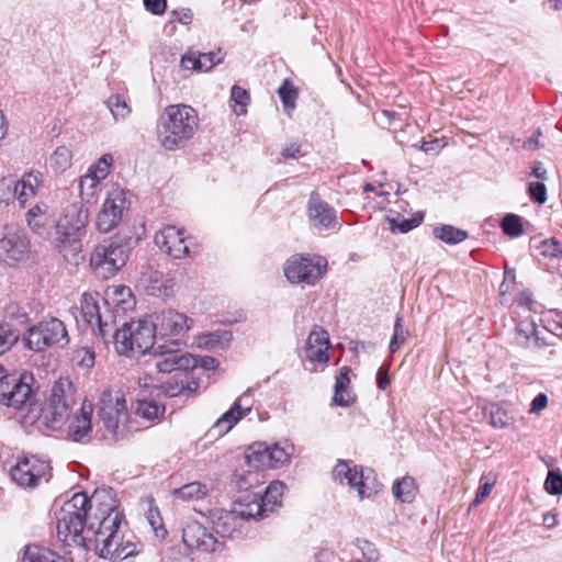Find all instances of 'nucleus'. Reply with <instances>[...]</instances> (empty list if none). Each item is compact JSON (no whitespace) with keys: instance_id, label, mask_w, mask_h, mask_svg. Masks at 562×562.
<instances>
[{"instance_id":"nucleus-1","label":"nucleus","mask_w":562,"mask_h":562,"mask_svg":"<svg viewBox=\"0 0 562 562\" xmlns=\"http://www.w3.org/2000/svg\"><path fill=\"white\" fill-rule=\"evenodd\" d=\"M85 493H76L60 509L57 518V537L64 543L86 549L94 548L99 557L110 562H136L143 546L127 530L123 514L112 503L101 504L93 513Z\"/></svg>"},{"instance_id":"nucleus-2","label":"nucleus","mask_w":562,"mask_h":562,"mask_svg":"<svg viewBox=\"0 0 562 562\" xmlns=\"http://www.w3.org/2000/svg\"><path fill=\"white\" fill-rule=\"evenodd\" d=\"M199 115L195 109L187 104H171L160 114L156 134L160 146L168 151L183 148L195 135Z\"/></svg>"},{"instance_id":"nucleus-3","label":"nucleus","mask_w":562,"mask_h":562,"mask_svg":"<svg viewBox=\"0 0 562 562\" xmlns=\"http://www.w3.org/2000/svg\"><path fill=\"white\" fill-rule=\"evenodd\" d=\"M178 348L166 344H157V347L150 355L164 357L155 363L158 372L171 373L176 371V374L172 376L175 384L168 381L165 385L166 395L169 397H189L192 396L198 384L189 381L187 371L195 369L196 361L194 356L190 353H179Z\"/></svg>"},{"instance_id":"nucleus-4","label":"nucleus","mask_w":562,"mask_h":562,"mask_svg":"<svg viewBox=\"0 0 562 562\" xmlns=\"http://www.w3.org/2000/svg\"><path fill=\"white\" fill-rule=\"evenodd\" d=\"M75 393L74 385L67 379H60L53 385L49 401L36 422L41 431L48 435L63 428L76 404Z\"/></svg>"},{"instance_id":"nucleus-5","label":"nucleus","mask_w":562,"mask_h":562,"mask_svg":"<svg viewBox=\"0 0 562 562\" xmlns=\"http://www.w3.org/2000/svg\"><path fill=\"white\" fill-rule=\"evenodd\" d=\"M114 346L126 357L151 353L157 347V338L150 319L143 317L125 323L114 334Z\"/></svg>"},{"instance_id":"nucleus-6","label":"nucleus","mask_w":562,"mask_h":562,"mask_svg":"<svg viewBox=\"0 0 562 562\" xmlns=\"http://www.w3.org/2000/svg\"><path fill=\"white\" fill-rule=\"evenodd\" d=\"M99 416L104 428L102 437L106 440L116 441L127 432L137 430L133 427V420L128 419L126 400L120 391H105L101 394Z\"/></svg>"},{"instance_id":"nucleus-7","label":"nucleus","mask_w":562,"mask_h":562,"mask_svg":"<svg viewBox=\"0 0 562 562\" xmlns=\"http://www.w3.org/2000/svg\"><path fill=\"white\" fill-rule=\"evenodd\" d=\"M130 250V243L123 239L100 244L91 254L90 267L98 278L108 280L126 265Z\"/></svg>"},{"instance_id":"nucleus-8","label":"nucleus","mask_w":562,"mask_h":562,"mask_svg":"<svg viewBox=\"0 0 562 562\" xmlns=\"http://www.w3.org/2000/svg\"><path fill=\"white\" fill-rule=\"evenodd\" d=\"M294 451V446L289 440H282L273 445L255 442L248 448L246 461L250 468L256 470L280 468L290 461Z\"/></svg>"},{"instance_id":"nucleus-9","label":"nucleus","mask_w":562,"mask_h":562,"mask_svg":"<svg viewBox=\"0 0 562 562\" xmlns=\"http://www.w3.org/2000/svg\"><path fill=\"white\" fill-rule=\"evenodd\" d=\"M24 341L30 349L42 351L49 347L64 348L69 342V336L65 324L60 319L52 317L31 327Z\"/></svg>"},{"instance_id":"nucleus-10","label":"nucleus","mask_w":562,"mask_h":562,"mask_svg":"<svg viewBox=\"0 0 562 562\" xmlns=\"http://www.w3.org/2000/svg\"><path fill=\"white\" fill-rule=\"evenodd\" d=\"M50 476L49 460L33 454L20 458L10 469L11 480L21 488H35L41 482H48Z\"/></svg>"},{"instance_id":"nucleus-11","label":"nucleus","mask_w":562,"mask_h":562,"mask_svg":"<svg viewBox=\"0 0 562 562\" xmlns=\"http://www.w3.org/2000/svg\"><path fill=\"white\" fill-rule=\"evenodd\" d=\"M327 260L322 256L294 255L284 263V276L292 284L314 285L325 274Z\"/></svg>"},{"instance_id":"nucleus-12","label":"nucleus","mask_w":562,"mask_h":562,"mask_svg":"<svg viewBox=\"0 0 562 562\" xmlns=\"http://www.w3.org/2000/svg\"><path fill=\"white\" fill-rule=\"evenodd\" d=\"M154 325V331L157 344L170 345V347H180L178 337L191 327L192 321L186 314L173 310L161 311L148 316Z\"/></svg>"},{"instance_id":"nucleus-13","label":"nucleus","mask_w":562,"mask_h":562,"mask_svg":"<svg viewBox=\"0 0 562 562\" xmlns=\"http://www.w3.org/2000/svg\"><path fill=\"white\" fill-rule=\"evenodd\" d=\"M127 194V191L119 187H114L108 192L95 220L99 232L109 233L117 226L124 212L130 207Z\"/></svg>"},{"instance_id":"nucleus-14","label":"nucleus","mask_w":562,"mask_h":562,"mask_svg":"<svg viewBox=\"0 0 562 562\" xmlns=\"http://www.w3.org/2000/svg\"><path fill=\"white\" fill-rule=\"evenodd\" d=\"M33 376L27 373L21 375L4 374L0 380V404L15 409L22 408L32 400L31 382Z\"/></svg>"},{"instance_id":"nucleus-15","label":"nucleus","mask_w":562,"mask_h":562,"mask_svg":"<svg viewBox=\"0 0 562 562\" xmlns=\"http://www.w3.org/2000/svg\"><path fill=\"white\" fill-rule=\"evenodd\" d=\"M182 541L188 549L206 553L215 552L223 547L221 539L192 518H188L183 522Z\"/></svg>"},{"instance_id":"nucleus-16","label":"nucleus","mask_w":562,"mask_h":562,"mask_svg":"<svg viewBox=\"0 0 562 562\" xmlns=\"http://www.w3.org/2000/svg\"><path fill=\"white\" fill-rule=\"evenodd\" d=\"M113 162L110 154H104L97 162L91 165L86 175L79 179L80 198L87 203L94 202Z\"/></svg>"},{"instance_id":"nucleus-17","label":"nucleus","mask_w":562,"mask_h":562,"mask_svg":"<svg viewBox=\"0 0 562 562\" xmlns=\"http://www.w3.org/2000/svg\"><path fill=\"white\" fill-rule=\"evenodd\" d=\"M30 256V240L19 228L7 226L0 239V259L9 265L24 261Z\"/></svg>"},{"instance_id":"nucleus-18","label":"nucleus","mask_w":562,"mask_h":562,"mask_svg":"<svg viewBox=\"0 0 562 562\" xmlns=\"http://www.w3.org/2000/svg\"><path fill=\"white\" fill-rule=\"evenodd\" d=\"M89 222V211L82 203H71L63 210L55 235L82 236Z\"/></svg>"},{"instance_id":"nucleus-19","label":"nucleus","mask_w":562,"mask_h":562,"mask_svg":"<svg viewBox=\"0 0 562 562\" xmlns=\"http://www.w3.org/2000/svg\"><path fill=\"white\" fill-rule=\"evenodd\" d=\"M155 243L160 250L175 259H183L190 256L184 232L173 225L165 226L157 232Z\"/></svg>"},{"instance_id":"nucleus-20","label":"nucleus","mask_w":562,"mask_h":562,"mask_svg":"<svg viewBox=\"0 0 562 562\" xmlns=\"http://www.w3.org/2000/svg\"><path fill=\"white\" fill-rule=\"evenodd\" d=\"M333 476L336 481L355 488L360 498L369 497L372 493L368 487V476H364L362 468L352 462L339 461L333 470Z\"/></svg>"},{"instance_id":"nucleus-21","label":"nucleus","mask_w":562,"mask_h":562,"mask_svg":"<svg viewBox=\"0 0 562 562\" xmlns=\"http://www.w3.org/2000/svg\"><path fill=\"white\" fill-rule=\"evenodd\" d=\"M81 321L91 328L93 334L99 335L103 339L109 334V324L102 319L100 307L98 304V294L85 292L80 300Z\"/></svg>"},{"instance_id":"nucleus-22","label":"nucleus","mask_w":562,"mask_h":562,"mask_svg":"<svg viewBox=\"0 0 562 562\" xmlns=\"http://www.w3.org/2000/svg\"><path fill=\"white\" fill-rule=\"evenodd\" d=\"M213 529L221 538L237 537L244 533L247 526L236 510H215L212 514Z\"/></svg>"},{"instance_id":"nucleus-23","label":"nucleus","mask_w":562,"mask_h":562,"mask_svg":"<svg viewBox=\"0 0 562 562\" xmlns=\"http://www.w3.org/2000/svg\"><path fill=\"white\" fill-rule=\"evenodd\" d=\"M251 411L249 394L244 393L238 397L233 406L224 413L213 425L212 430L217 436L227 434L244 416Z\"/></svg>"},{"instance_id":"nucleus-24","label":"nucleus","mask_w":562,"mask_h":562,"mask_svg":"<svg viewBox=\"0 0 562 562\" xmlns=\"http://www.w3.org/2000/svg\"><path fill=\"white\" fill-rule=\"evenodd\" d=\"M44 182V173L37 169L24 172L21 178L13 182V195L19 204L24 207L27 202L35 198Z\"/></svg>"},{"instance_id":"nucleus-25","label":"nucleus","mask_w":562,"mask_h":562,"mask_svg":"<svg viewBox=\"0 0 562 562\" xmlns=\"http://www.w3.org/2000/svg\"><path fill=\"white\" fill-rule=\"evenodd\" d=\"M329 336L328 333L319 326H315L305 344V356L311 362L327 363L329 361Z\"/></svg>"},{"instance_id":"nucleus-26","label":"nucleus","mask_w":562,"mask_h":562,"mask_svg":"<svg viewBox=\"0 0 562 562\" xmlns=\"http://www.w3.org/2000/svg\"><path fill=\"white\" fill-rule=\"evenodd\" d=\"M92 404L82 403L79 412L74 415L68 428V436L76 442H86L91 438L92 431Z\"/></svg>"},{"instance_id":"nucleus-27","label":"nucleus","mask_w":562,"mask_h":562,"mask_svg":"<svg viewBox=\"0 0 562 562\" xmlns=\"http://www.w3.org/2000/svg\"><path fill=\"white\" fill-rule=\"evenodd\" d=\"M234 509L247 526L250 520L267 517L270 508L265 507L260 494H246L235 503Z\"/></svg>"},{"instance_id":"nucleus-28","label":"nucleus","mask_w":562,"mask_h":562,"mask_svg":"<svg viewBox=\"0 0 562 562\" xmlns=\"http://www.w3.org/2000/svg\"><path fill=\"white\" fill-rule=\"evenodd\" d=\"M310 217L314 226L321 229L333 228L337 223L336 211L317 194H312L308 201Z\"/></svg>"},{"instance_id":"nucleus-29","label":"nucleus","mask_w":562,"mask_h":562,"mask_svg":"<svg viewBox=\"0 0 562 562\" xmlns=\"http://www.w3.org/2000/svg\"><path fill=\"white\" fill-rule=\"evenodd\" d=\"M81 236H61L55 235L54 244L58 251L71 266H78L85 260L82 252Z\"/></svg>"},{"instance_id":"nucleus-30","label":"nucleus","mask_w":562,"mask_h":562,"mask_svg":"<svg viewBox=\"0 0 562 562\" xmlns=\"http://www.w3.org/2000/svg\"><path fill=\"white\" fill-rule=\"evenodd\" d=\"M27 226L36 234L43 235L52 223V214L46 202H37L25 214Z\"/></svg>"},{"instance_id":"nucleus-31","label":"nucleus","mask_w":562,"mask_h":562,"mask_svg":"<svg viewBox=\"0 0 562 562\" xmlns=\"http://www.w3.org/2000/svg\"><path fill=\"white\" fill-rule=\"evenodd\" d=\"M22 562H74L70 553L59 554L48 548L30 544L25 548Z\"/></svg>"},{"instance_id":"nucleus-32","label":"nucleus","mask_w":562,"mask_h":562,"mask_svg":"<svg viewBox=\"0 0 562 562\" xmlns=\"http://www.w3.org/2000/svg\"><path fill=\"white\" fill-rule=\"evenodd\" d=\"M176 283L172 278L159 271H153L149 276L148 291L156 296H169L173 292Z\"/></svg>"},{"instance_id":"nucleus-33","label":"nucleus","mask_w":562,"mask_h":562,"mask_svg":"<svg viewBox=\"0 0 562 562\" xmlns=\"http://www.w3.org/2000/svg\"><path fill=\"white\" fill-rule=\"evenodd\" d=\"M165 413V406L158 405L154 401H137L134 407L135 417L143 418L147 423L159 419Z\"/></svg>"},{"instance_id":"nucleus-34","label":"nucleus","mask_w":562,"mask_h":562,"mask_svg":"<svg viewBox=\"0 0 562 562\" xmlns=\"http://www.w3.org/2000/svg\"><path fill=\"white\" fill-rule=\"evenodd\" d=\"M210 488L201 482H191L173 490L172 494L182 501H199L204 498Z\"/></svg>"},{"instance_id":"nucleus-35","label":"nucleus","mask_w":562,"mask_h":562,"mask_svg":"<svg viewBox=\"0 0 562 562\" xmlns=\"http://www.w3.org/2000/svg\"><path fill=\"white\" fill-rule=\"evenodd\" d=\"M392 493L396 499L403 503L413 502L417 493L415 480L412 476H404L397 480L392 487Z\"/></svg>"},{"instance_id":"nucleus-36","label":"nucleus","mask_w":562,"mask_h":562,"mask_svg":"<svg viewBox=\"0 0 562 562\" xmlns=\"http://www.w3.org/2000/svg\"><path fill=\"white\" fill-rule=\"evenodd\" d=\"M145 504L147 506V512H146L147 522L149 524L155 536L159 539H164L167 536V529L164 525L162 517L160 515L158 507L155 505V502L153 498H147L145 501Z\"/></svg>"},{"instance_id":"nucleus-37","label":"nucleus","mask_w":562,"mask_h":562,"mask_svg":"<svg viewBox=\"0 0 562 562\" xmlns=\"http://www.w3.org/2000/svg\"><path fill=\"white\" fill-rule=\"evenodd\" d=\"M106 108L110 110L114 121H124L132 113V108L128 104V100L122 94H112L105 101Z\"/></svg>"},{"instance_id":"nucleus-38","label":"nucleus","mask_w":562,"mask_h":562,"mask_svg":"<svg viewBox=\"0 0 562 562\" xmlns=\"http://www.w3.org/2000/svg\"><path fill=\"white\" fill-rule=\"evenodd\" d=\"M284 490H285V485H284V483L280 482V481L271 482L267 486V488L265 491V495H261V501H262V503H265V507L270 508L268 510V515L270 513H273L277 507L281 506V504H282L281 498H282Z\"/></svg>"},{"instance_id":"nucleus-39","label":"nucleus","mask_w":562,"mask_h":562,"mask_svg":"<svg viewBox=\"0 0 562 562\" xmlns=\"http://www.w3.org/2000/svg\"><path fill=\"white\" fill-rule=\"evenodd\" d=\"M436 238L449 245H457L468 238V233L452 225H441L434 228Z\"/></svg>"},{"instance_id":"nucleus-40","label":"nucleus","mask_w":562,"mask_h":562,"mask_svg":"<svg viewBox=\"0 0 562 562\" xmlns=\"http://www.w3.org/2000/svg\"><path fill=\"white\" fill-rule=\"evenodd\" d=\"M72 153L66 146L57 147L49 158V166L55 172H64L70 168Z\"/></svg>"},{"instance_id":"nucleus-41","label":"nucleus","mask_w":562,"mask_h":562,"mask_svg":"<svg viewBox=\"0 0 562 562\" xmlns=\"http://www.w3.org/2000/svg\"><path fill=\"white\" fill-rule=\"evenodd\" d=\"M231 101L233 102L234 113L236 115H244L247 113L250 95L246 89L234 85L231 89Z\"/></svg>"},{"instance_id":"nucleus-42","label":"nucleus","mask_w":562,"mask_h":562,"mask_svg":"<svg viewBox=\"0 0 562 562\" xmlns=\"http://www.w3.org/2000/svg\"><path fill=\"white\" fill-rule=\"evenodd\" d=\"M423 218L424 214L422 212L416 213L412 218H402L400 216L395 218H389L390 229L392 232L404 234L419 226L423 222Z\"/></svg>"},{"instance_id":"nucleus-43","label":"nucleus","mask_w":562,"mask_h":562,"mask_svg":"<svg viewBox=\"0 0 562 562\" xmlns=\"http://www.w3.org/2000/svg\"><path fill=\"white\" fill-rule=\"evenodd\" d=\"M487 412L490 415V424L494 428H505L512 420V417L508 415L507 411L497 404H491L487 408Z\"/></svg>"},{"instance_id":"nucleus-44","label":"nucleus","mask_w":562,"mask_h":562,"mask_svg":"<svg viewBox=\"0 0 562 562\" xmlns=\"http://www.w3.org/2000/svg\"><path fill=\"white\" fill-rule=\"evenodd\" d=\"M278 94L286 111H291L295 108L297 91L289 80L283 81V83L278 89Z\"/></svg>"},{"instance_id":"nucleus-45","label":"nucleus","mask_w":562,"mask_h":562,"mask_svg":"<svg viewBox=\"0 0 562 562\" xmlns=\"http://www.w3.org/2000/svg\"><path fill=\"white\" fill-rule=\"evenodd\" d=\"M496 483V479L492 473L483 474L480 479V485L475 494V498L473 501V505L476 506L481 504L484 499H486L494 485Z\"/></svg>"},{"instance_id":"nucleus-46","label":"nucleus","mask_w":562,"mask_h":562,"mask_svg":"<svg viewBox=\"0 0 562 562\" xmlns=\"http://www.w3.org/2000/svg\"><path fill=\"white\" fill-rule=\"evenodd\" d=\"M536 330L533 324H519L515 331L516 344L522 348L529 349L531 337H533Z\"/></svg>"},{"instance_id":"nucleus-47","label":"nucleus","mask_w":562,"mask_h":562,"mask_svg":"<svg viewBox=\"0 0 562 562\" xmlns=\"http://www.w3.org/2000/svg\"><path fill=\"white\" fill-rule=\"evenodd\" d=\"M503 232L510 237H518L522 234V224L518 215L507 214L502 221Z\"/></svg>"},{"instance_id":"nucleus-48","label":"nucleus","mask_w":562,"mask_h":562,"mask_svg":"<svg viewBox=\"0 0 562 562\" xmlns=\"http://www.w3.org/2000/svg\"><path fill=\"white\" fill-rule=\"evenodd\" d=\"M407 335V330H405L402 325V317L397 316L395 318L394 331L389 346L391 353H395L401 348V346L405 342Z\"/></svg>"},{"instance_id":"nucleus-49","label":"nucleus","mask_w":562,"mask_h":562,"mask_svg":"<svg viewBox=\"0 0 562 562\" xmlns=\"http://www.w3.org/2000/svg\"><path fill=\"white\" fill-rule=\"evenodd\" d=\"M224 53L218 49L217 52H210L200 54L199 53V59L201 60V71H209L214 66L218 65L224 59Z\"/></svg>"},{"instance_id":"nucleus-50","label":"nucleus","mask_w":562,"mask_h":562,"mask_svg":"<svg viewBox=\"0 0 562 562\" xmlns=\"http://www.w3.org/2000/svg\"><path fill=\"white\" fill-rule=\"evenodd\" d=\"M544 487L551 495L562 494V474L555 471H549L544 482Z\"/></svg>"},{"instance_id":"nucleus-51","label":"nucleus","mask_w":562,"mask_h":562,"mask_svg":"<svg viewBox=\"0 0 562 562\" xmlns=\"http://www.w3.org/2000/svg\"><path fill=\"white\" fill-rule=\"evenodd\" d=\"M350 373L351 369L347 366H344L340 368L336 376L335 390H337L339 401L342 400L340 396V390H350Z\"/></svg>"},{"instance_id":"nucleus-52","label":"nucleus","mask_w":562,"mask_h":562,"mask_svg":"<svg viewBox=\"0 0 562 562\" xmlns=\"http://www.w3.org/2000/svg\"><path fill=\"white\" fill-rule=\"evenodd\" d=\"M530 198L537 203H544L547 200V188L542 182H531L528 187Z\"/></svg>"},{"instance_id":"nucleus-53","label":"nucleus","mask_w":562,"mask_h":562,"mask_svg":"<svg viewBox=\"0 0 562 562\" xmlns=\"http://www.w3.org/2000/svg\"><path fill=\"white\" fill-rule=\"evenodd\" d=\"M193 20V13L189 8H180L170 11V22H178L188 25Z\"/></svg>"},{"instance_id":"nucleus-54","label":"nucleus","mask_w":562,"mask_h":562,"mask_svg":"<svg viewBox=\"0 0 562 562\" xmlns=\"http://www.w3.org/2000/svg\"><path fill=\"white\" fill-rule=\"evenodd\" d=\"M181 66L184 69L200 70L201 71V60L199 59V53L189 52L181 58Z\"/></svg>"},{"instance_id":"nucleus-55","label":"nucleus","mask_w":562,"mask_h":562,"mask_svg":"<svg viewBox=\"0 0 562 562\" xmlns=\"http://www.w3.org/2000/svg\"><path fill=\"white\" fill-rule=\"evenodd\" d=\"M144 7L154 15H161L166 12L167 0H143Z\"/></svg>"},{"instance_id":"nucleus-56","label":"nucleus","mask_w":562,"mask_h":562,"mask_svg":"<svg viewBox=\"0 0 562 562\" xmlns=\"http://www.w3.org/2000/svg\"><path fill=\"white\" fill-rule=\"evenodd\" d=\"M78 364L85 368H91L94 364V352L89 348H81L77 351Z\"/></svg>"},{"instance_id":"nucleus-57","label":"nucleus","mask_w":562,"mask_h":562,"mask_svg":"<svg viewBox=\"0 0 562 562\" xmlns=\"http://www.w3.org/2000/svg\"><path fill=\"white\" fill-rule=\"evenodd\" d=\"M13 195V181L8 178L0 179V202H9Z\"/></svg>"},{"instance_id":"nucleus-58","label":"nucleus","mask_w":562,"mask_h":562,"mask_svg":"<svg viewBox=\"0 0 562 562\" xmlns=\"http://www.w3.org/2000/svg\"><path fill=\"white\" fill-rule=\"evenodd\" d=\"M340 396H341V401L338 400V393H337V390H335V393H334V403L336 405H339V406H342V407H347V406H350L355 401H356V396L353 395V393L350 391V390H340Z\"/></svg>"},{"instance_id":"nucleus-59","label":"nucleus","mask_w":562,"mask_h":562,"mask_svg":"<svg viewBox=\"0 0 562 562\" xmlns=\"http://www.w3.org/2000/svg\"><path fill=\"white\" fill-rule=\"evenodd\" d=\"M562 252L560 245L555 240H546L542 243V254L546 256L558 257Z\"/></svg>"},{"instance_id":"nucleus-60","label":"nucleus","mask_w":562,"mask_h":562,"mask_svg":"<svg viewBox=\"0 0 562 562\" xmlns=\"http://www.w3.org/2000/svg\"><path fill=\"white\" fill-rule=\"evenodd\" d=\"M548 405V397L543 393H539L531 402L529 412L538 414Z\"/></svg>"},{"instance_id":"nucleus-61","label":"nucleus","mask_w":562,"mask_h":562,"mask_svg":"<svg viewBox=\"0 0 562 562\" xmlns=\"http://www.w3.org/2000/svg\"><path fill=\"white\" fill-rule=\"evenodd\" d=\"M194 360L196 361V367H200L204 370H213L217 366V360L213 357H194Z\"/></svg>"},{"instance_id":"nucleus-62","label":"nucleus","mask_w":562,"mask_h":562,"mask_svg":"<svg viewBox=\"0 0 562 562\" xmlns=\"http://www.w3.org/2000/svg\"><path fill=\"white\" fill-rule=\"evenodd\" d=\"M541 136L540 130L535 132L525 143L524 148L527 150H536L540 147L539 137Z\"/></svg>"},{"instance_id":"nucleus-63","label":"nucleus","mask_w":562,"mask_h":562,"mask_svg":"<svg viewBox=\"0 0 562 562\" xmlns=\"http://www.w3.org/2000/svg\"><path fill=\"white\" fill-rule=\"evenodd\" d=\"M389 383H390V379H389V375H387V369L381 367L378 370V373H376V384H378V387L380 390H385Z\"/></svg>"},{"instance_id":"nucleus-64","label":"nucleus","mask_w":562,"mask_h":562,"mask_svg":"<svg viewBox=\"0 0 562 562\" xmlns=\"http://www.w3.org/2000/svg\"><path fill=\"white\" fill-rule=\"evenodd\" d=\"M300 153H301V147L300 145L297 144H290L289 146H286L283 150H282V156L286 159L289 158H297L300 156Z\"/></svg>"}]
</instances>
